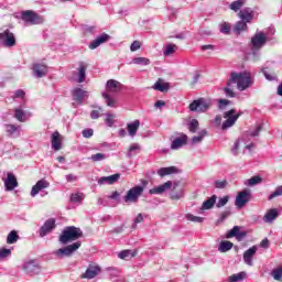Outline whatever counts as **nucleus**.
Wrapping results in <instances>:
<instances>
[{
	"mask_svg": "<svg viewBox=\"0 0 282 282\" xmlns=\"http://www.w3.org/2000/svg\"><path fill=\"white\" fill-rule=\"evenodd\" d=\"M232 246H235L231 241L224 240L219 243L218 251L219 252H228L232 250Z\"/></svg>",
	"mask_w": 282,
	"mask_h": 282,
	"instance_id": "36",
	"label": "nucleus"
},
{
	"mask_svg": "<svg viewBox=\"0 0 282 282\" xmlns=\"http://www.w3.org/2000/svg\"><path fill=\"white\" fill-rule=\"evenodd\" d=\"M12 256V250L2 248L0 249V259H8V257Z\"/></svg>",
	"mask_w": 282,
	"mask_h": 282,
	"instance_id": "53",
	"label": "nucleus"
},
{
	"mask_svg": "<svg viewBox=\"0 0 282 282\" xmlns=\"http://www.w3.org/2000/svg\"><path fill=\"white\" fill-rule=\"evenodd\" d=\"M109 39H111L109 34L102 33L89 44V50H97V47H100V45H102L104 43H107Z\"/></svg>",
	"mask_w": 282,
	"mask_h": 282,
	"instance_id": "22",
	"label": "nucleus"
},
{
	"mask_svg": "<svg viewBox=\"0 0 282 282\" xmlns=\"http://www.w3.org/2000/svg\"><path fill=\"white\" fill-rule=\"evenodd\" d=\"M118 180H120V174H113V175H110V176H102L100 178H98V184L99 186H102L105 184H109V185H113L116 184V182H118Z\"/></svg>",
	"mask_w": 282,
	"mask_h": 282,
	"instance_id": "26",
	"label": "nucleus"
},
{
	"mask_svg": "<svg viewBox=\"0 0 282 282\" xmlns=\"http://www.w3.org/2000/svg\"><path fill=\"white\" fill-rule=\"evenodd\" d=\"M242 115V112H237L236 109H230L229 111H226L224 113V118L226 120L223 122L221 129L223 131H226V129H230L239 120V117Z\"/></svg>",
	"mask_w": 282,
	"mask_h": 282,
	"instance_id": "7",
	"label": "nucleus"
},
{
	"mask_svg": "<svg viewBox=\"0 0 282 282\" xmlns=\"http://www.w3.org/2000/svg\"><path fill=\"white\" fill-rule=\"evenodd\" d=\"M173 186V191H175V188H177V186H180V182H171L167 181L162 185H159L154 188H151L149 191L150 195H162V193H164L165 191H169V188H171Z\"/></svg>",
	"mask_w": 282,
	"mask_h": 282,
	"instance_id": "11",
	"label": "nucleus"
},
{
	"mask_svg": "<svg viewBox=\"0 0 282 282\" xmlns=\"http://www.w3.org/2000/svg\"><path fill=\"white\" fill-rule=\"evenodd\" d=\"M33 73L36 78H44V76H47V65L43 63L33 64Z\"/></svg>",
	"mask_w": 282,
	"mask_h": 282,
	"instance_id": "21",
	"label": "nucleus"
},
{
	"mask_svg": "<svg viewBox=\"0 0 282 282\" xmlns=\"http://www.w3.org/2000/svg\"><path fill=\"white\" fill-rule=\"evenodd\" d=\"M107 155L102 154V153H97V154H93L89 160H91L93 162H102V160H106Z\"/></svg>",
	"mask_w": 282,
	"mask_h": 282,
	"instance_id": "51",
	"label": "nucleus"
},
{
	"mask_svg": "<svg viewBox=\"0 0 282 282\" xmlns=\"http://www.w3.org/2000/svg\"><path fill=\"white\" fill-rule=\"evenodd\" d=\"M0 41H2L4 47H14V45H17V37H14V33L9 30L0 33Z\"/></svg>",
	"mask_w": 282,
	"mask_h": 282,
	"instance_id": "13",
	"label": "nucleus"
},
{
	"mask_svg": "<svg viewBox=\"0 0 282 282\" xmlns=\"http://www.w3.org/2000/svg\"><path fill=\"white\" fill-rule=\"evenodd\" d=\"M230 105V100L228 99H218V108L219 109H226Z\"/></svg>",
	"mask_w": 282,
	"mask_h": 282,
	"instance_id": "59",
	"label": "nucleus"
},
{
	"mask_svg": "<svg viewBox=\"0 0 282 282\" xmlns=\"http://www.w3.org/2000/svg\"><path fill=\"white\" fill-rule=\"evenodd\" d=\"M85 78H87V64L80 62L77 68V83H85Z\"/></svg>",
	"mask_w": 282,
	"mask_h": 282,
	"instance_id": "28",
	"label": "nucleus"
},
{
	"mask_svg": "<svg viewBox=\"0 0 282 282\" xmlns=\"http://www.w3.org/2000/svg\"><path fill=\"white\" fill-rule=\"evenodd\" d=\"M83 237V230L78 227L68 226L65 227L62 235L59 236V241L63 245L72 243V241H77Z\"/></svg>",
	"mask_w": 282,
	"mask_h": 282,
	"instance_id": "3",
	"label": "nucleus"
},
{
	"mask_svg": "<svg viewBox=\"0 0 282 282\" xmlns=\"http://www.w3.org/2000/svg\"><path fill=\"white\" fill-rule=\"evenodd\" d=\"M4 128L9 138H21V126L4 124Z\"/></svg>",
	"mask_w": 282,
	"mask_h": 282,
	"instance_id": "23",
	"label": "nucleus"
},
{
	"mask_svg": "<svg viewBox=\"0 0 282 282\" xmlns=\"http://www.w3.org/2000/svg\"><path fill=\"white\" fill-rule=\"evenodd\" d=\"M251 198H252V192L248 188L243 189L242 192L238 193L236 197L235 206H237V208H243L246 204L250 202Z\"/></svg>",
	"mask_w": 282,
	"mask_h": 282,
	"instance_id": "10",
	"label": "nucleus"
},
{
	"mask_svg": "<svg viewBox=\"0 0 282 282\" xmlns=\"http://www.w3.org/2000/svg\"><path fill=\"white\" fill-rule=\"evenodd\" d=\"M221 34H230V24L224 22L219 25Z\"/></svg>",
	"mask_w": 282,
	"mask_h": 282,
	"instance_id": "55",
	"label": "nucleus"
},
{
	"mask_svg": "<svg viewBox=\"0 0 282 282\" xmlns=\"http://www.w3.org/2000/svg\"><path fill=\"white\" fill-rule=\"evenodd\" d=\"M116 118V115L107 113L106 115V124L107 127H113V119Z\"/></svg>",
	"mask_w": 282,
	"mask_h": 282,
	"instance_id": "57",
	"label": "nucleus"
},
{
	"mask_svg": "<svg viewBox=\"0 0 282 282\" xmlns=\"http://www.w3.org/2000/svg\"><path fill=\"white\" fill-rule=\"evenodd\" d=\"M187 129L191 133H197V130L199 129V121L197 119L187 121Z\"/></svg>",
	"mask_w": 282,
	"mask_h": 282,
	"instance_id": "40",
	"label": "nucleus"
},
{
	"mask_svg": "<svg viewBox=\"0 0 282 282\" xmlns=\"http://www.w3.org/2000/svg\"><path fill=\"white\" fill-rule=\"evenodd\" d=\"M265 43H268V35L263 32H257L251 37V50L259 51L263 45H265Z\"/></svg>",
	"mask_w": 282,
	"mask_h": 282,
	"instance_id": "9",
	"label": "nucleus"
},
{
	"mask_svg": "<svg viewBox=\"0 0 282 282\" xmlns=\"http://www.w3.org/2000/svg\"><path fill=\"white\" fill-rule=\"evenodd\" d=\"M206 135H208V131H206V129L202 130L198 132V135L192 138V144H199Z\"/></svg>",
	"mask_w": 282,
	"mask_h": 282,
	"instance_id": "41",
	"label": "nucleus"
},
{
	"mask_svg": "<svg viewBox=\"0 0 282 282\" xmlns=\"http://www.w3.org/2000/svg\"><path fill=\"white\" fill-rule=\"evenodd\" d=\"M173 173H177V167L169 166V167H161L158 170V175L160 177H166V175H173Z\"/></svg>",
	"mask_w": 282,
	"mask_h": 282,
	"instance_id": "31",
	"label": "nucleus"
},
{
	"mask_svg": "<svg viewBox=\"0 0 282 282\" xmlns=\"http://www.w3.org/2000/svg\"><path fill=\"white\" fill-rule=\"evenodd\" d=\"M153 89H155L156 91H169V84L167 83H164V80L162 79H159L154 86H153Z\"/></svg>",
	"mask_w": 282,
	"mask_h": 282,
	"instance_id": "39",
	"label": "nucleus"
},
{
	"mask_svg": "<svg viewBox=\"0 0 282 282\" xmlns=\"http://www.w3.org/2000/svg\"><path fill=\"white\" fill-rule=\"evenodd\" d=\"M232 237H235L237 241H241L246 237V231H241V227L235 226L226 234V239H232Z\"/></svg>",
	"mask_w": 282,
	"mask_h": 282,
	"instance_id": "16",
	"label": "nucleus"
},
{
	"mask_svg": "<svg viewBox=\"0 0 282 282\" xmlns=\"http://www.w3.org/2000/svg\"><path fill=\"white\" fill-rule=\"evenodd\" d=\"M230 197L228 196H224L223 198H219L216 206L217 208H224V206H226V204H228Z\"/></svg>",
	"mask_w": 282,
	"mask_h": 282,
	"instance_id": "54",
	"label": "nucleus"
},
{
	"mask_svg": "<svg viewBox=\"0 0 282 282\" xmlns=\"http://www.w3.org/2000/svg\"><path fill=\"white\" fill-rule=\"evenodd\" d=\"M122 89V84L116 79H109L106 84V91L102 93V98L106 100L108 107H116V99L113 96Z\"/></svg>",
	"mask_w": 282,
	"mask_h": 282,
	"instance_id": "2",
	"label": "nucleus"
},
{
	"mask_svg": "<svg viewBox=\"0 0 282 282\" xmlns=\"http://www.w3.org/2000/svg\"><path fill=\"white\" fill-rule=\"evenodd\" d=\"M257 254V246H253L245 251L243 261L247 265H253L252 258Z\"/></svg>",
	"mask_w": 282,
	"mask_h": 282,
	"instance_id": "27",
	"label": "nucleus"
},
{
	"mask_svg": "<svg viewBox=\"0 0 282 282\" xmlns=\"http://www.w3.org/2000/svg\"><path fill=\"white\" fill-rule=\"evenodd\" d=\"M83 199H85V194H83V193H74L70 195V198H69V200L73 204H80V202H83Z\"/></svg>",
	"mask_w": 282,
	"mask_h": 282,
	"instance_id": "45",
	"label": "nucleus"
},
{
	"mask_svg": "<svg viewBox=\"0 0 282 282\" xmlns=\"http://www.w3.org/2000/svg\"><path fill=\"white\" fill-rule=\"evenodd\" d=\"M142 47V44L139 41H134L130 46V52H138Z\"/></svg>",
	"mask_w": 282,
	"mask_h": 282,
	"instance_id": "60",
	"label": "nucleus"
},
{
	"mask_svg": "<svg viewBox=\"0 0 282 282\" xmlns=\"http://www.w3.org/2000/svg\"><path fill=\"white\" fill-rule=\"evenodd\" d=\"M231 282H239L246 279V272L241 271L237 274L229 275Z\"/></svg>",
	"mask_w": 282,
	"mask_h": 282,
	"instance_id": "49",
	"label": "nucleus"
},
{
	"mask_svg": "<svg viewBox=\"0 0 282 282\" xmlns=\"http://www.w3.org/2000/svg\"><path fill=\"white\" fill-rule=\"evenodd\" d=\"M279 217V210L278 209H269L265 215L263 216V221L265 224H272L274 219Z\"/></svg>",
	"mask_w": 282,
	"mask_h": 282,
	"instance_id": "29",
	"label": "nucleus"
},
{
	"mask_svg": "<svg viewBox=\"0 0 282 282\" xmlns=\"http://www.w3.org/2000/svg\"><path fill=\"white\" fill-rule=\"evenodd\" d=\"M17 241H19V234H17L15 230H12L7 237V243L12 245L17 243Z\"/></svg>",
	"mask_w": 282,
	"mask_h": 282,
	"instance_id": "47",
	"label": "nucleus"
},
{
	"mask_svg": "<svg viewBox=\"0 0 282 282\" xmlns=\"http://www.w3.org/2000/svg\"><path fill=\"white\" fill-rule=\"evenodd\" d=\"M139 129H140V120H134L128 123V133L129 135H131V138H134Z\"/></svg>",
	"mask_w": 282,
	"mask_h": 282,
	"instance_id": "32",
	"label": "nucleus"
},
{
	"mask_svg": "<svg viewBox=\"0 0 282 282\" xmlns=\"http://www.w3.org/2000/svg\"><path fill=\"white\" fill-rule=\"evenodd\" d=\"M100 111H102V108H98V110H93L90 112V118L93 120H98V118H100Z\"/></svg>",
	"mask_w": 282,
	"mask_h": 282,
	"instance_id": "61",
	"label": "nucleus"
},
{
	"mask_svg": "<svg viewBox=\"0 0 282 282\" xmlns=\"http://www.w3.org/2000/svg\"><path fill=\"white\" fill-rule=\"evenodd\" d=\"M215 188H226L228 186V181L223 180V181H215L214 183Z\"/></svg>",
	"mask_w": 282,
	"mask_h": 282,
	"instance_id": "56",
	"label": "nucleus"
},
{
	"mask_svg": "<svg viewBox=\"0 0 282 282\" xmlns=\"http://www.w3.org/2000/svg\"><path fill=\"white\" fill-rule=\"evenodd\" d=\"M184 197V189H181L178 192H173L171 194V199H182Z\"/></svg>",
	"mask_w": 282,
	"mask_h": 282,
	"instance_id": "58",
	"label": "nucleus"
},
{
	"mask_svg": "<svg viewBox=\"0 0 282 282\" xmlns=\"http://www.w3.org/2000/svg\"><path fill=\"white\" fill-rule=\"evenodd\" d=\"M25 91L23 89L15 90L13 98H24Z\"/></svg>",
	"mask_w": 282,
	"mask_h": 282,
	"instance_id": "63",
	"label": "nucleus"
},
{
	"mask_svg": "<svg viewBox=\"0 0 282 282\" xmlns=\"http://www.w3.org/2000/svg\"><path fill=\"white\" fill-rule=\"evenodd\" d=\"M237 84L238 91H246L252 86V74L248 72L231 73L229 79L227 80V86L223 88V91L227 98H236L237 93L232 88V85Z\"/></svg>",
	"mask_w": 282,
	"mask_h": 282,
	"instance_id": "1",
	"label": "nucleus"
},
{
	"mask_svg": "<svg viewBox=\"0 0 282 282\" xmlns=\"http://www.w3.org/2000/svg\"><path fill=\"white\" fill-rule=\"evenodd\" d=\"M14 118H17L19 122H28V120L30 118V113H25V111H23V109L17 108L14 110Z\"/></svg>",
	"mask_w": 282,
	"mask_h": 282,
	"instance_id": "30",
	"label": "nucleus"
},
{
	"mask_svg": "<svg viewBox=\"0 0 282 282\" xmlns=\"http://www.w3.org/2000/svg\"><path fill=\"white\" fill-rule=\"evenodd\" d=\"M21 19L28 25H41V23L45 21L42 15L32 10L23 11L21 14Z\"/></svg>",
	"mask_w": 282,
	"mask_h": 282,
	"instance_id": "6",
	"label": "nucleus"
},
{
	"mask_svg": "<svg viewBox=\"0 0 282 282\" xmlns=\"http://www.w3.org/2000/svg\"><path fill=\"white\" fill-rule=\"evenodd\" d=\"M177 51V45L167 43L163 47V56H173V53Z\"/></svg>",
	"mask_w": 282,
	"mask_h": 282,
	"instance_id": "34",
	"label": "nucleus"
},
{
	"mask_svg": "<svg viewBox=\"0 0 282 282\" xmlns=\"http://www.w3.org/2000/svg\"><path fill=\"white\" fill-rule=\"evenodd\" d=\"M22 270H24L26 274H41V265H39V263H36L34 260L24 262Z\"/></svg>",
	"mask_w": 282,
	"mask_h": 282,
	"instance_id": "14",
	"label": "nucleus"
},
{
	"mask_svg": "<svg viewBox=\"0 0 282 282\" xmlns=\"http://www.w3.org/2000/svg\"><path fill=\"white\" fill-rule=\"evenodd\" d=\"M130 65H142V66L151 65V59L147 57H134L130 62Z\"/></svg>",
	"mask_w": 282,
	"mask_h": 282,
	"instance_id": "38",
	"label": "nucleus"
},
{
	"mask_svg": "<svg viewBox=\"0 0 282 282\" xmlns=\"http://www.w3.org/2000/svg\"><path fill=\"white\" fill-rule=\"evenodd\" d=\"M282 195V185L278 186L273 193L269 195V200L272 202L274 197H281Z\"/></svg>",
	"mask_w": 282,
	"mask_h": 282,
	"instance_id": "50",
	"label": "nucleus"
},
{
	"mask_svg": "<svg viewBox=\"0 0 282 282\" xmlns=\"http://www.w3.org/2000/svg\"><path fill=\"white\" fill-rule=\"evenodd\" d=\"M83 138H91L94 135V129H85L82 132Z\"/></svg>",
	"mask_w": 282,
	"mask_h": 282,
	"instance_id": "62",
	"label": "nucleus"
},
{
	"mask_svg": "<svg viewBox=\"0 0 282 282\" xmlns=\"http://www.w3.org/2000/svg\"><path fill=\"white\" fill-rule=\"evenodd\" d=\"M262 74H263V76L267 78V80H274V78H275L274 75L269 74V72L265 70V69H262Z\"/></svg>",
	"mask_w": 282,
	"mask_h": 282,
	"instance_id": "64",
	"label": "nucleus"
},
{
	"mask_svg": "<svg viewBox=\"0 0 282 282\" xmlns=\"http://www.w3.org/2000/svg\"><path fill=\"white\" fill-rule=\"evenodd\" d=\"M246 1L245 0H237L231 2L230 4V10H234V12H239V10H241V8H243Z\"/></svg>",
	"mask_w": 282,
	"mask_h": 282,
	"instance_id": "46",
	"label": "nucleus"
},
{
	"mask_svg": "<svg viewBox=\"0 0 282 282\" xmlns=\"http://www.w3.org/2000/svg\"><path fill=\"white\" fill-rule=\"evenodd\" d=\"M238 17L241 21H245V23H251L252 19H254V10L245 8L239 11Z\"/></svg>",
	"mask_w": 282,
	"mask_h": 282,
	"instance_id": "20",
	"label": "nucleus"
},
{
	"mask_svg": "<svg viewBox=\"0 0 282 282\" xmlns=\"http://www.w3.org/2000/svg\"><path fill=\"white\" fill-rule=\"evenodd\" d=\"M271 275L273 276V279H274L275 281H281V279H282V267L279 268V269L273 270V271L271 272Z\"/></svg>",
	"mask_w": 282,
	"mask_h": 282,
	"instance_id": "52",
	"label": "nucleus"
},
{
	"mask_svg": "<svg viewBox=\"0 0 282 282\" xmlns=\"http://www.w3.org/2000/svg\"><path fill=\"white\" fill-rule=\"evenodd\" d=\"M186 142H188V137L186 134H181L172 141L171 149L177 151L178 149H182Z\"/></svg>",
	"mask_w": 282,
	"mask_h": 282,
	"instance_id": "24",
	"label": "nucleus"
},
{
	"mask_svg": "<svg viewBox=\"0 0 282 282\" xmlns=\"http://www.w3.org/2000/svg\"><path fill=\"white\" fill-rule=\"evenodd\" d=\"M141 147L138 143H132L129 147V150L127 152L128 158H133V155H138V152L140 151Z\"/></svg>",
	"mask_w": 282,
	"mask_h": 282,
	"instance_id": "42",
	"label": "nucleus"
},
{
	"mask_svg": "<svg viewBox=\"0 0 282 282\" xmlns=\"http://www.w3.org/2000/svg\"><path fill=\"white\" fill-rule=\"evenodd\" d=\"M215 202H217V196L214 195L210 198H208L207 200H205L202 205V210H210V208H213V206H215Z\"/></svg>",
	"mask_w": 282,
	"mask_h": 282,
	"instance_id": "37",
	"label": "nucleus"
},
{
	"mask_svg": "<svg viewBox=\"0 0 282 282\" xmlns=\"http://www.w3.org/2000/svg\"><path fill=\"white\" fill-rule=\"evenodd\" d=\"M185 219H187V221H193L194 224H202L204 221L203 217L195 216L193 214L185 215Z\"/></svg>",
	"mask_w": 282,
	"mask_h": 282,
	"instance_id": "48",
	"label": "nucleus"
},
{
	"mask_svg": "<svg viewBox=\"0 0 282 282\" xmlns=\"http://www.w3.org/2000/svg\"><path fill=\"white\" fill-rule=\"evenodd\" d=\"M80 241L74 242L65 248L57 249L53 252L57 259H63L64 257H72L78 248H80Z\"/></svg>",
	"mask_w": 282,
	"mask_h": 282,
	"instance_id": "8",
	"label": "nucleus"
},
{
	"mask_svg": "<svg viewBox=\"0 0 282 282\" xmlns=\"http://www.w3.org/2000/svg\"><path fill=\"white\" fill-rule=\"evenodd\" d=\"M100 274V267L89 265L86 272L82 275V279H96Z\"/></svg>",
	"mask_w": 282,
	"mask_h": 282,
	"instance_id": "25",
	"label": "nucleus"
},
{
	"mask_svg": "<svg viewBox=\"0 0 282 282\" xmlns=\"http://www.w3.org/2000/svg\"><path fill=\"white\" fill-rule=\"evenodd\" d=\"M213 107V100L206 98H198L189 105V111H196L197 113H206L208 109Z\"/></svg>",
	"mask_w": 282,
	"mask_h": 282,
	"instance_id": "5",
	"label": "nucleus"
},
{
	"mask_svg": "<svg viewBox=\"0 0 282 282\" xmlns=\"http://www.w3.org/2000/svg\"><path fill=\"white\" fill-rule=\"evenodd\" d=\"M19 186V182L17 181V176L12 172L7 174V178L4 180V188L6 191H14Z\"/></svg>",
	"mask_w": 282,
	"mask_h": 282,
	"instance_id": "17",
	"label": "nucleus"
},
{
	"mask_svg": "<svg viewBox=\"0 0 282 282\" xmlns=\"http://www.w3.org/2000/svg\"><path fill=\"white\" fill-rule=\"evenodd\" d=\"M85 98H89V91L84 90L83 88L73 89V100H75V102L83 105V102H85Z\"/></svg>",
	"mask_w": 282,
	"mask_h": 282,
	"instance_id": "15",
	"label": "nucleus"
},
{
	"mask_svg": "<svg viewBox=\"0 0 282 282\" xmlns=\"http://www.w3.org/2000/svg\"><path fill=\"white\" fill-rule=\"evenodd\" d=\"M51 144L54 151H61L63 149V135L58 131L53 132L51 137Z\"/></svg>",
	"mask_w": 282,
	"mask_h": 282,
	"instance_id": "19",
	"label": "nucleus"
},
{
	"mask_svg": "<svg viewBox=\"0 0 282 282\" xmlns=\"http://www.w3.org/2000/svg\"><path fill=\"white\" fill-rule=\"evenodd\" d=\"M56 228V220L54 218L47 219L44 225L40 228L39 235L40 237H47L51 232Z\"/></svg>",
	"mask_w": 282,
	"mask_h": 282,
	"instance_id": "12",
	"label": "nucleus"
},
{
	"mask_svg": "<svg viewBox=\"0 0 282 282\" xmlns=\"http://www.w3.org/2000/svg\"><path fill=\"white\" fill-rule=\"evenodd\" d=\"M261 124H257L253 128H250L249 131L245 133V138L249 140V138H257L259 133H261Z\"/></svg>",
	"mask_w": 282,
	"mask_h": 282,
	"instance_id": "33",
	"label": "nucleus"
},
{
	"mask_svg": "<svg viewBox=\"0 0 282 282\" xmlns=\"http://www.w3.org/2000/svg\"><path fill=\"white\" fill-rule=\"evenodd\" d=\"M263 182V178L261 176L256 175L245 182L246 186H257V184H261Z\"/></svg>",
	"mask_w": 282,
	"mask_h": 282,
	"instance_id": "44",
	"label": "nucleus"
},
{
	"mask_svg": "<svg viewBox=\"0 0 282 282\" xmlns=\"http://www.w3.org/2000/svg\"><path fill=\"white\" fill-rule=\"evenodd\" d=\"M247 23L248 22H245L243 20L238 21L234 28V32L236 34H241L242 32H246V30H248Z\"/></svg>",
	"mask_w": 282,
	"mask_h": 282,
	"instance_id": "35",
	"label": "nucleus"
},
{
	"mask_svg": "<svg viewBox=\"0 0 282 282\" xmlns=\"http://www.w3.org/2000/svg\"><path fill=\"white\" fill-rule=\"evenodd\" d=\"M135 257V253L131 250H122L118 253L119 259H123L124 261H129V259H133Z\"/></svg>",
	"mask_w": 282,
	"mask_h": 282,
	"instance_id": "43",
	"label": "nucleus"
},
{
	"mask_svg": "<svg viewBox=\"0 0 282 282\" xmlns=\"http://www.w3.org/2000/svg\"><path fill=\"white\" fill-rule=\"evenodd\" d=\"M142 193H144V186L137 185L131 187L123 196L124 204H138L140 197H142Z\"/></svg>",
	"mask_w": 282,
	"mask_h": 282,
	"instance_id": "4",
	"label": "nucleus"
},
{
	"mask_svg": "<svg viewBox=\"0 0 282 282\" xmlns=\"http://www.w3.org/2000/svg\"><path fill=\"white\" fill-rule=\"evenodd\" d=\"M44 188H50V182H47L45 178H42L36 182V184L31 189V197H36L41 191H44Z\"/></svg>",
	"mask_w": 282,
	"mask_h": 282,
	"instance_id": "18",
	"label": "nucleus"
}]
</instances>
